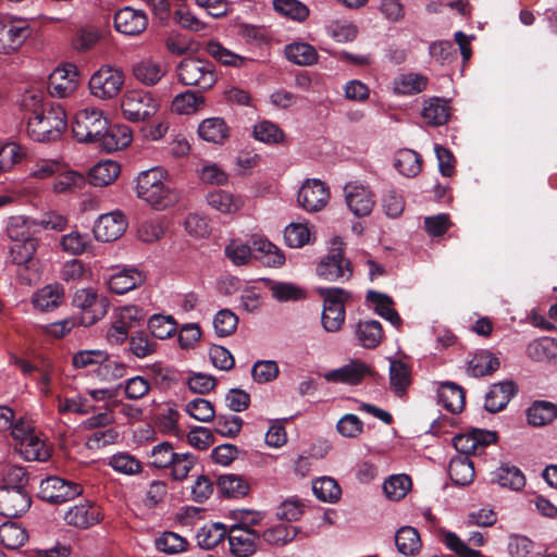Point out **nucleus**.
Returning a JSON list of instances; mask_svg holds the SVG:
<instances>
[{
    "instance_id": "1a4fd4ad",
    "label": "nucleus",
    "mask_w": 557,
    "mask_h": 557,
    "mask_svg": "<svg viewBox=\"0 0 557 557\" xmlns=\"http://www.w3.org/2000/svg\"><path fill=\"white\" fill-rule=\"evenodd\" d=\"M82 493L83 488L78 483L54 475L41 480L38 496L50 504H61Z\"/></svg>"
},
{
    "instance_id": "f257e3e1",
    "label": "nucleus",
    "mask_w": 557,
    "mask_h": 557,
    "mask_svg": "<svg viewBox=\"0 0 557 557\" xmlns=\"http://www.w3.org/2000/svg\"><path fill=\"white\" fill-rule=\"evenodd\" d=\"M168 173L160 166L141 171L136 178V195L157 210L165 209L180 199L177 190L165 184Z\"/></svg>"
},
{
    "instance_id": "cd10ccee",
    "label": "nucleus",
    "mask_w": 557,
    "mask_h": 557,
    "mask_svg": "<svg viewBox=\"0 0 557 557\" xmlns=\"http://www.w3.org/2000/svg\"><path fill=\"white\" fill-rule=\"evenodd\" d=\"M448 474L454 484L467 486L475 476L473 462L468 456L457 455L450 459Z\"/></svg>"
},
{
    "instance_id": "20e7f679",
    "label": "nucleus",
    "mask_w": 557,
    "mask_h": 557,
    "mask_svg": "<svg viewBox=\"0 0 557 557\" xmlns=\"http://www.w3.org/2000/svg\"><path fill=\"white\" fill-rule=\"evenodd\" d=\"M177 76L185 86L210 89L216 83L214 65L199 58H185L177 66Z\"/></svg>"
},
{
    "instance_id": "c85d7f7f",
    "label": "nucleus",
    "mask_w": 557,
    "mask_h": 557,
    "mask_svg": "<svg viewBox=\"0 0 557 557\" xmlns=\"http://www.w3.org/2000/svg\"><path fill=\"white\" fill-rule=\"evenodd\" d=\"M450 115L448 102L442 98H431L424 102L421 116L430 126H441L445 124Z\"/></svg>"
},
{
    "instance_id": "2eb2a0df",
    "label": "nucleus",
    "mask_w": 557,
    "mask_h": 557,
    "mask_svg": "<svg viewBox=\"0 0 557 557\" xmlns=\"http://www.w3.org/2000/svg\"><path fill=\"white\" fill-rule=\"evenodd\" d=\"M115 29L126 36H138L148 27V16L139 9L124 7L114 14Z\"/></svg>"
},
{
    "instance_id": "37998d69",
    "label": "nucleus",
    "mask_w": 557,
    "mask_h": 557,
    "mask_svg": "<svg viewBox=\"0 0 557 557\" xmlns=\"http://www.w3.org/2000/svg\"><path fill=\"white\" fill-rule=\"evenodd\" d=\"M367 299L375 306V312L391 322L395 327H399L401 324V319L397 311L392 307V299L381 293L369 290L367 294Z\"/></svg>"
},
{
    "instance_id": "aec40b11",
    "label": "nucleus",
    "mask_w": 557,
    "mask_h": 557,
    "mask_svg": "<svg viewBox=\"0 0 557 557\" xmlns=\"http://www.w3.org/2000/svg\"><path fill=\"white\" fill-rule=\"evenodd\" d=\"M517 392L518 386L513 381L493 384L485 396L484 408L492 413L499 412L506 408Z\"/></svg>"
},
{
    "instance_id": "13d9d810",
    "label": "nucleus",
    "mask_w": 557,
    "mask_h": 557,
    "mask_svg": "<svg viewBox=\"0 0 557 557\" xmlns=\"http://www.w3.org/2000/svg\"><path fill=\"white\" fill-rule=\"evenodd\" d=\"M157 343L149 338L144 331L132 334L128 338V349L137 358L144 359L156 351Z\"/></svg>"
},
{
    "instance_id": "dca6fc26",
    "label": "nucleus",
    "mask_w": 557,
    "mask_h": 557,
    "mask_svg": "<svg viewBox=\"0 0 557 557\" xmlns=\"http://www.w3.org/2000/svg\"><path fill=\"white\" fill-rule=\"evenodd\" d=\"M127 228V221L121 211H112L99 216L94 225V235L100 242H113Z\"/></svg>"
},
{
    "instance_id": "393cba45",
    "label": "nucleus",
    "mask_w": 557,
    "mask_h": 557,
    "mask_svg": "<svg viewBox=\"0 0 557 557\" xmlns=\"http://www.w3.org/2000/svg\"><path fill=\"white\" fill-rule=\"evenodd\" d=\"M145 282V275L136 268H124L115 271L108 280L111 292L123 295L140 286Z\"/></svg>"
},
{
    "instance_id": "ddd939ff",
    "label": "nucleus",
    "mask_w": 557,
    "mask_h": 557,
    "mask_svg": "<svg viewBox=\"0 0 557 557\" xmlns=\"http://www.w3.org/2000/svg\"><path fill=\"white\" fill-rule=\"evenodd\" d=\"M30 503V496L21 486L0 487V515L20 517L29 509Z\"/></svg>"
},
{
    "instance_id": "a211bd4d",
    "label": "nucleus",
    "mask_w": 557,
    "mask_h": 557,
    "mask_svg": "<svg viewBox=\"0 0 557 557\" xmlns=\"http://www.w3.org/2000/svg\"><path fill=\"white\" fill-rule=\"evenodd\" d=\"M345 199L350 211L359 218L369 215L375 203L372 191L356 184L345 186Z\"/></svg>"
},
{
    "instance_id": "6e6552de",
    "label": "nucleus",
    "mask_w": 557,
    "mask_h": 557,
    "mask_svg": "<svg viewBox=\"0 0 557 557\" xmlns=\"http://www.w3.org/2000/svg\"><path fill=\"white\" fill-rule=\"evenodd\" d=\"M30 35L27 21L12 16L0 17V53L16 51Z\"/></svg>"
},
{
    "instance_id": "774afa93",
    "label": "nucleus",
    "mask_w": 557,
    "mask_h": 557,
    "mask_svg": "<svg viewBox=\"0 0 557 557\" xmlns=\"http://www.w3.org/2000/svg\"><path fill=\"white\" fill-rule=\"evenodd\" d=\"M311 232L307 224L290 223L285 227L284 239L287 246L300 248L310 243Z\"/></svg>"
},
{
    "instance_id": "79ce46f5",
    "label": "nucleus",
    "mask_w": 557,
    "mask_h": 557,
    "mask_svg": "<svg viewBox=\"0 0 557 557\" xmlns=\"http://www.w3.org/2000/svg\"><path fill=\"white\" fill-rule=\"evenodd\" d=\"M208 205L224 214H232L239 210L243 202L240 198L235 197L226 190H214L207 196Z\"/></svg>"
},
{
    "instance_id": "6ab92c4d",
    "label": "nucleus",
    "mask_w": 557,
    "mask_h": 557,
    "mask_svg": "<svg viewBox=\"0 0 557 557\" xmlns=\"http://www.w3.org/2000/svg\"><path fill=\"white\" fill-rule=\"evenodd\" d=\"M77 87V72L75 66L58 67L49 77V92L51 96L65 98L73 94Z\"/></svg>"
},
{
    "instance_id": "3c124183",
    "label": "nucleus",
    "mask_w": 557,
    "mask_h": 557,
    "mask_svg": "<svg viewBox=\"0 0 557 557\" xmlns=\"http://www.w3.org/2000/svg\"><path fill=\"white\" fill-rule=\"evenodd\" d=\"M205 98L193 91L181 92L172 100L171 109L177 114H193L203 108Z\"/></svg>"
},
{
    "instance_id": "4d7b16f0",
    "label": "nucleus",
    "mask_w": 557,
    "mask_h": 557,
    "mask_svg": "<svg viewBox=\"0 0 557 557\" xmlns=\"http://www.w3.org/2000/svg\"><path fill=\"white\" fill-rule=\"evenodd\" d=\"M108 465L116 472L134 475L141 472L140 461L128 453H117L109 458Z\"/></svg>"
},
{
    "instance_id": "6e6d98bb",
    "label": "nucleus",
    "mask_w": 557,
    "mask_h": 557,
    "mask_svg": "<svg viewBox=\"0 0 557 557\" xmlns=\"http://www.w3.org/2000/svg\"><path fill=\"white\" fill-rule=\"evenodd\" d=\"M276 12L294 21L302 22L309 16V8L299 0H274Z\"/></svg>"
},
{
    "instance_id": "8fccbe9b",
    "label": "nucleus",
    "mask_w": 557,
    "mask_h": 557,
    "mask_svg": "<svg viewBox=\"0 0 557 557\" xmlns=\"http://www.w3.org/2000/svg\"><path fill=\"white\" fill-rule=\"evenodd\" d=\"M421 162L419 153L410 149H403L397 152L394 165L400 174L412 177L420 173Z\"/></svg>"
},
{
    "instance_id": "4c0bfd02",
    "label": "nucleus",
    "mask_w": 557,
    "mask_h": 557,
    "mask_svg": "<svg viewBox=\"0 0 557 557\" xmlns=\"http://www.w3.org/2000/svg\"><path fill=\"white\" fill-rule=\"evenodd\" d=\"M28 540V532L16 522H4L0 525V543L9 549H17Z\"/></svg>"
},
{
    "instance_id": "f3484780",
    "label": "nucleus",
    "mask_w": 557,
    "mask_h": 557,
    "mask_svg": "<svg viewBox=\"0 0 557 557\" xmlns=\"http://www.w3.org/2000/svg\"><path fill=\"white\" fill-rule=\"evenodd\" d=\"M63 518L66 524L71 527L88 529L100 523L103 519V515L97 505L85 502L70 507Z\"/></svg>"
},
{
    "instance_id": "ea45409f",
    "label": "nucleus",
    "mask_w": 557,
    "mask_h": 557,
    "mask_svg": "<svg viewBox=\"0 0 557 557\" xmlns=\"http://www.w3.org/2000/svg\"><path fill=\"white\" fill-rule=\"evenodd\" d=\"M355 332L360 345L364 348H374L382 339V325L375 320L360 321Z\"/></svg>"
},
{
    "instance_id": "9b49d317",
    "label": "nucleus",
    "mask_w": 557,
    "mask_h": 557,
    "mask_svg": "<svg viewBox=\"0 0 557 557\" xmlns=\"http://www.w3.org/2000/svg\"><path fill=\"white\" fill-rule=\"evenodd\" d=\"M317 274L330 282H344L352 276L351 263L344 257L341 246L330 249L329 253L319 262Z\"/></svg>"
},
{
    "instance_id": "f8f14e48",
    "label": "nucleus",
    "mask_w": 557,
    "mask_h": 557,
    "mask_svg": "<svg viewBox=\"0 0 557 557\" xmlns=\"http://www.w3.org/2000/svg\"><path fill=\"white\" fill-rule=\"evenodd\" d=\"M259 539L255 530L233 524L228 530L230 552L235 557H250L258 549Z\"/></svg>"
},
{
    "instance_id": "864d4df0",
    "label": "nucleus",
    "mask_w": 557,
    "mask_h": 557,
    "mask_svg": "<svg viewBox=\"0 0 557 557\" xmlns=\"http://www.w3.org/2000/svg\"><path fill=\"white\" fill-rule=\"evenodd\" d=\"M220 492L233 498L244 497L249 492L248 483L236 474L221 475L218 481Z\"/></svg>"
},
{
    "instance_id": "603ef678",
    "label": "nucleus",
    "mask_w": 557,
    "mask_h": 557,
    "mask_svg": "<svg viewBox=\"0 0 557 557\" xmlns=\"http://www.w3.org/2000/svg\"><path fill=\"white\" fill-rule=\"evenodd\" d=\"M312 491L324 503H336L342 494L338 483L330 476H322L312 482Z\"/></svg>"
},
{
    "instance_id": "e433bc0d",
    "label": "nucleus",
    "mask_w": 557,
    "mask_h": 557,
    "mask_svg": "<svg viewBox=\"0 0 557 557\" xmlns=\"http://www.w3.org/2000/svg\"><path fill=\"white\" fill-rule=\"evenodd\" d=\"M527 355L539 362L557 359V341L548 336L534 339L528 345Z\"/></svg>"
},
{
    "instance_id": "69168bd1",
    "label": "nucleus",
    "mask_w": 557,
    "mask_h": 557,
    "mask_svg": "<svg viewBox=\"0 0 557 557\" xmlns=\"http://www.w3.org/2000/svg\"><path fill=\"white\" fill-rule=\"evenodd\" d=\"M326 34L337 42L351 41L357 36V27L344 20L331 21L325 26Z\"/></svg>"
},
{
    "instance_id": "de8ad7c7",
    "label": "nucleus",
    "mask_w": 557,
    "mask_h": 557,
    "mask_svg": "<svg viewBox=\"0 0 557 557\" xmlns=\"http://www.w3.org/2000/svg\"><path fill=\"white\" fill-rule=\"evenodd\" d=\"M63 299V289L59 285H47L39 289L34 298V306L41 311L57 308Z\"/></svg>"
},
{
    "instance_id": "680f3d73",
    "label": "nucleus",
    "mask_w": 557,
    "mask_h": 557,
    "mask_svg": "<svg viewBox=\"0 0 557 557\" xmlns=\"http://www.w3.org/2000/svg\"><path fill=\"white\" fill-rule=\"evenodd\" d=\"M63 251L71 256H79L86 251L90 245V238L87 234L72 231L62 236L60 242Z\"/></svg>"
},
{
    "instance_id": "c756f323",
    "label": "nucleus",
    "mask_w": 557,
    "mask_h": 557,
    "mask_svg": "<svg viewBox=\"0 0 557 557\" xmlns=\"http://www.w3.org/2000/svg\"><path fill=\"white\" fill-rule=\"evenodd\" d=\"M253 257L272 268H278L285 262V256L282 250L262 237L253 239Z\"/></svg>"
},
{
    "instance_id": "f03ea898",
    "label": "nucleus",
    "mask_w": 557,
    "mask_h": 557,
    "mask_svg": "<svg viewBox=\"0 0 557 557\" xmlns=\"http://www.w3.org/2000/svg\"><path fill=\"white\" fill-rule=\"evenodd\" d=\"M66 113L60 104L51 103L37 115H29L28 136L39 143L58 140L66 128Z\"/></svg>"
},
{
    "instance_id": "72a5a7b5",
    "label": "nucleus",
    "mask_w": 557,
    "mask_h": 557,
    "mask_svg": "<svg viewBox=\"0 0 557 557\" xmlns=\"http://www.w3.org/2000/svg\"><path fill=\"white\" fill-rule=\"evenodd\" d=\"M498 368V358L487 350H482L469 360L467 371L473 377H481L494 373Z\"/></svg>"
},
{
    "instance_id": "49530a36",
    "label": "nucleus",
    "mask_w": 557,
    "mask_h": 557,
    "mask_svg": "<svg viewBox=\"0 0 557 557\" xmlns=\"http://www.w3.org/2000/svg\"><path fill=\"white\" fill-rule=\"evenodd\" d=\"M389 383L392 391L397 396H403L411 383L409 367L399 360H391Z\"/></svg>"
},
{
    "instance_id": "7c9ffc66",
    "label": "nucleus",
    "mask_w": 557,
    "mask_h": 557,
    "mask_svg": "<svg viewBox=\"0 0 557 557\" xmlns=\"http://www.w3.org/2000/svg\"><path fill=\"white\" fill-rule=\"evenodd\" d=\"M492 482L498 483L502 487L512 491H520L525 486V476L516 466L504 463L492 473Z\"/></svg>"
},
{
    "instance_id": "4be33fe9",
    "label": "nucleus",
    "mask_w": 557,
    "mask_h": 557,
    "mask_svg": "<svg viewBox=\"0 0 557 557\" xmlns=\"http://www.w3.org/2000/svg\"><path fill=\"white\" fill-rule=\"evenodd\" d=\"M132 131L124 124H107L106 131L100 136L98 144L107 152H113L126 148L132 143Z\"/></svg>"
},
{
    "instance_id": "c03bdc74",
    "label": "nucleus",
    "mask_w": 557,
    "mask_h": 557,
    "mask_svg": "<svg viewBox=\"0 0 557 557\" xmlns=\"http://www.w3.org/2000/svg\"><path fill=\"white\" fill-rule=\"evenodd\" d=\"M428 78L420 74H401L394 79L393 89L397 95H414L426 88Z\"/></svg>"
},
{
    "instance_id": "f704fd0d",
    "label": "nucleus",
    "mask_w": 557,
    "mask_h": 557,
    "mask_svg": "<svg viewBox=\"0 0 557 557\" xmlns=\"http://www.w3.org/2000/svg\"><path fill=\"white\" fill-rule=\"evenodd\" d=\"M117 162L106 160L94 165L88 174V181L94 186H107L113 183L120 174Z\"/></svg>"
},
{
    "instance_id": "c9c22d12",
    "label": "nucleus",
    "mask_w": 557,
    "mask_h": 557,
    "mask_svg": "<svg viewBox=\"0 0 557 557\" xmlns=\"http://www.w3.org/2000/svg\"><path fill=\"white\" fill-rule=\"evenodd\" d=\"M228 533L227 528L221 522H211L201 527L196 534L198 545L206 549L218 546Z\"/></svg>"
},
{
    "instance_id": "e2e57ef3",
    "label": "nucleus",
    "mask_w": 557,
    "mask_h": 557,
    "mask_svg": "<svg viewBox=\"0 0 557 557\" xmlns=\"http://www.w3.org/2000/svg\"><path fill=\"white\" fill-rule=\"evenodd\" d=\"M148 327L153 337L165 339L176 332V323L171 315L153 314L148 320Z\"/></svg>"
},
{
    "instance_id": "a878e982",
    "label": "nucleus",
    "mask_w": 557,
    "mask_h": 557,
    "mask_svg": "<svg viewBox=\"0 0 557 557\" xmlns=\"http://www.w3.org/2000/svg\"><path fill=\"white\" fill-rule=\"evenodd\" d=\"M438 403L451 413H459L465 407V392L453 382H443L437 388Z\"/></svg>"
},
{
    "instance_id": "052dcab7",
    "label": "nucleus",
    "mask_w": 557,
    "mask_h": 557,
    "mask_svg": "<svg viewBox=\"0 0 557 557\" xmlns=\"http://www.w3.org/2000/svg\"><path fill=\"white\" fill-rule=\"evenodd\" d=\"M86 185L83 174L75 171H67L57 176L53 183V190L59 194L73 193Z\"/></svg>"
},
{
    "instance_id": "4468645a",
    "label": "nucleus",
    "mask_w": 557,
    "mask_h": 557,
    "mask_svg": "<svg viewBox=\"0 0 557 557\" xmlns=\"http://www.w3.org/2000/svg\"><path fill=\"white\" fill-rule=\"evenodd\" d=\"M330 198L326 185L320 180H307L299 188L297 201L308 212L323 209Z\"/></svg>"
},
{
    "instance_id": "0e129e2a",
    "label": "nucleus",
    "mask_w": 557,
    "mask_h": 557,
    "mask_svg": "<svg viewBox=\"0 0 557 557\" xmlns=\"http://www.w3.org/2000/svg\"><path fill=\"white\" fill-rule=\"evenodd\" d=\"M411 487V480L407 474L392 475L383 484L385 495L392 500H399L406 496Z\"/></svg>"
},
{
    "instance_id": "39448f33",
    "label": "nucleus",
    "mask_w": 557,
    "mask_h": 557,
    "mask_svg": "<svg viewBox=\"0 0 557 557\" xmlns=\"http://www.w3.org/2000/svg\"><path fill=\"white\" fill-rule=\"evenodd\" d=\"M107 124L108 119L100 109L87 108L75 114L72 132L77 141L98 143Z\"/></svg>"
},
{
    "instance_id": "5fc2aeb1",
    "label": "nucleus",
    "mask_w": 557,
    "mask_h": 557,
    "mask_svg": "<svg viewBox=\"0 0 557 557\" xmlns=\"http://www.w3.org/2000/svg\"><path fill=\"white\" fill-rule=\"evenodd\" d=\"M298 532V528L294 525L280 523L267 529L262 536L263 540L271 545L283 546L292 542L297 536Z\"/></svg>"
},
{
    "instance_id": "2f4dec72",
    "label": "nucleus",
    "mask_w": 557,
    "mask_h": 557,
    "mask_svg": "<svg viewBox=\"0 0 557 557\" xmlns=\"http://www.w3.org/2000/svg\"><path fill=\"white\" fill-rule=\"evenodd\" d=\"M525 413L529 424L544 426L550 424L557 418V405L548 400H535Z\"/></svg>"
},
{
    "instance_id": "b1692460",
    "label": "nucleus",
    "mask_w": 557,
    "mask_h": 557,
    "mask_svg": "<svg viewBox=\"0 0 557 557\" xmlns=\"http://www.w3.org/2000/svg\"><path fill=\"white\" fill-rule=\"evenodd\" d=\"M133 76L145 86H154L166 74V66L151 58H145L133 64Z\"/></svg>"
},
{
    "instance_id": "5701e85b",
    "label": "nucleus",
    "mask_w": 557,
    "mask_h": 557,
    "mask_svg": "<svg viewBox=\"0 0 557 557\" xmlns=\"http://www.w3.org/2000/svg\"><path fill=\"white\" fill-rule=\"evenodd\" d=\"M368 373L369 368L364 362L354 360L338 369L326 372L324 379L332 383L357 385Z\"/></svg>"
},
{
    "instance_id": "bb28decb",
    "label": "nucleus",
    "mask_w": 557,
    "mask_h": 557,
    "mask_svg": "<svg viewBox=\"0 0 557 557\" xmlns=\"http://www.w3.org/2000/svg\"><path fill=\"white\" fill-rule=\"evenodd\" d=\"M198 135L208 143L222 145L230 136V127L222 117H208L199 124Z\"/></svg>"
},
{
    "instance_id": "473e14b6",
    "label": "nucleus",
    "mask_w": 557,
    "mask_h": 557,
    "mask_svg": "<svg viewBox=\"0 0 557 557\" xmlns=\"http://www.w3.org/2000/svg\"><path fill=\"white\" fill-rule=\"evenodd\" d=\"M39 246V240L11 242L7 261L17 267L27 268L34 259Z\"/></svg>"
},
{
    "instance_id": "7ed1b4c3",
    "label": "nucleus",
    "mask_w": 557,
    "mask_h": 557,
    "mask_svg": "<svg viewBox=\"0 0 557 557\" xmlns=\"http://www.w3.org/2000/svg\"><path fill=\"white\" fill-rule=\"evenodd\" d=\"M323 298L322 325L326 332L338 331L345 321V301L348 293L339 287H319Z\"/></svg>"
},
{
    "instance_id": "338daca9",
    "label": "nucleus",
    "mask_w": 557,
    "mask_h": 557,
    "mask_svg": "<svg viewBox=\"0 0 557 557\" xmlns=\"http://www.w3.org/2000/svg\"><path fill=\"white\" fill-rule=\"evenodd\" d=\"M253 136L257 140L265 144H280L285 138V134L278 125L270 121H261L256 124Z\"/></svg>"
},
{
    "instance_id": "9d476101",
    "label": "nucleus",
    "mask_w": 557,
    "mask_h": 557,
    "mask_svg": "<svg viewBox=\"0 0 557 557\" xmlns=\"http://www.w3.org/2000/svg\"><path fill=\"white\" fill-rule=\"evenodd\" d=\"M73 304L82 310L81 324L84 326L95 324L107 313V299L100 297L92 288H82L76 290Z\"/></svg>"
},
{
    "instance_id": "a18cd8bd",
    "label": "nucleus",
    "mask_w": 557,
    "mask_h": 557,
    "mask_svg": "<svg viewBox=\"0 0 557 557\" xmlns=\"http://www.w3.org/2000/svg\"><path fill=\"white\" fill-rule=\"evenodd\" d=\"M395 544L400 554L412 556L421 548L420 535L412 527H401L395 534Z\"/></svg>"
},
{
    "instance_id": "58836bf2",
    "label": "nucleus",
    "mask_w": 557,
    "mask_h": 557,
    "mask_svg": "<svg viewBox=\"0 0 557 557\" xmlns=\"http://www.w3.org/2000/svg\"><path fill=\"white\" fill-rule=\"evenodd\" d=\"M286 58L301 66H310L318 61V52L313 46L307 42H293L285 47Z\"/></svg>"
},
{
    "instance_id": "412c9836",
    "label": "nucleus",
    "mask_w": 557,
    "mask_h": 557,
    "mask_svg": "<svg viewBox=\"0 0 557 557\" xmlns=\"http://www.w3.org/2000/svg\"><path fill=\"white\" fill-rule=\"evenodd\" d=\"M7 236L11 242L39 240L37 219L25 215L10 216L5 227Z\"/></svg>"
},
{
    "instance_id": "09e8293b",
    "label": "nucleus",
    "mask_w": 557,
    "mask_h": 557,
    "mask_svg": "<svg viewBox=\"0 0 557 557\" xmlns=\"http://www.w3.org/2000/svg\"><path fill=\"white\" fill-rule=\"evenodd\" d=\"M206 51L215 61L226 66L240 67L246 61V58L231 51L215 40H210L207 44Z\"/></svg>"
},
{
    "instance_id": "bf43d9fd",
    "label": "nucleus",
    "mask_w": 557,
    "mask_h": 557,
    "mask_svg": "<svg viewBox=\"0 0 557 557\" xmlns=\"http://www.w3.org/2000/svg\"><path fill=\"white\" fill-rule=\"evenodd\" d=\"M158 550L168 555H175L186 552L188 542L185 537L174 532H164L156 540Z\"/></svg>"
},
{
    "instance_id": "0eeeda50",
    "label": "nucleus",
    "mask_w": 557,
    "mask_h": 557,
    "mask_svg": "<svg viewBox=\"0 0 557 557\" xmlns=\"http://www.w3.org/2000/svg\"><path fill=\"white\" fill-rule=\"evenodd\" d=\"M121 107L126 120L140 122L157 112L158 102L149 91L134 89L123 96Z\"/></svg>"
},
{
    "instance_id": "a19ab883",
    "label": "nucleus",
    "mask_w": 557,
    "mask_h": 557,
    "mask_svg": "<svg viewBox=\"0 0 557 557\" xmlns=\"http://www.w3.org/2000/svg\"><path fill=\"white\" fill-rule=\"evenodd\" d=\"M17 449L26 460L46 461L50 456L49 448L37 432L21 442Z\"/></svg>"
},
{
    "instance_id": "423d86ee",
    "label": "nucleus",
    "mask_w": 557,
    "mask_h": 557,
    "mask_svg": "<svg viewBox=\"0 0 557 557\" xmlns=\"http://www.w3.org/2000/svg\"><path fill=\"white\" fill-rule=\"evenodd\" d=\"M124 73L121 69L102 65L89 79V90L101 100H110L119 96L124 86Z\"/></svg>"
}]
</instances>
